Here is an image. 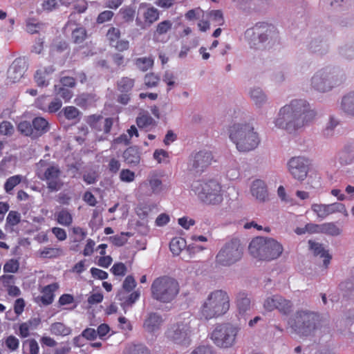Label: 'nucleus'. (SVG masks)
Wrapping results in <instances>:
<instances>
[{
  "instance_id": "f257e3e1",
  "label": "nucleus",
  "mask_w": 354,
  "mask_h": 354,
  "mask_svg": "<svg viewBox=\"0 0 354 354\" xmlns=\"http://www.w3.org/2000/svg\"><path fill=\"white\" fill-rule=\"evenodd\" d=\"M316 115L306 100L295 99L279 109L273 123L277 128L293 133L313 121Z\"/></svg>"
},
{
  "instance_id": "f03ea898",
  "label": "nucleus",
  "mask_w": 354,
  "mask_h": 354,
  "mask_svg": "<svg viewBox=\"0 0 354 354\" xmlns=\"http://www.w3.org/2000/svg\"><path fill=\"white\" fill-rule=\"evenodd\" d=\"M289 324L297 334L306 337L319 336L328 330V322L319 314L308 310L297 311Z\"/></svg>"
},
{
  "instance_id": "7ed1b4c3",
  "label": "nucleus",
  "mask_w": 354,
  "mask_h": 354,
  "mask_svg": "<svg viewBox=\"0 0 354 354\" xmlns=\"http://www.w3.org/2000/svg\"><path fill=\"white\" fill-rule=\"evenodd\" d=\"M228 133L231 142L241 153L254 150L261 142L259 134L252 124L248 122H234L230 126Z\"/></svg>"
},
{
  "instance_id": "20e7f679",
  "label": "nucleus",
  "mask_w": 354,
  "mask_h": 354,
  "mask_svg": "<svg viewBox=\"0 0 354 354\" xmlns=\"http://www.w3.org/2000/svg\"><path fill=\"white\" fill-rule=\"evenodd\" d=\"M196 320L189 313H184L169 326L165 335L175 344L188 346L195 330Z\"/></svg>"
},
{
  "instance_id": "39448f33",
  "label": "nucleus",
  "mask_w": 354,
  "mask_h": 354,
  "mask_svg": "<svg viewBox=\"0 0 354 354\" xmlns=\"http://www.w3.org/2000/svg\"><path fill=\"white\" fill-rule=\"evenodd\" d=\"M230 299L227 292L216 290L211 292L203 301L200 309V316L211 319L225 315L230 309Z\"/></svg>"
},
{
  "instance_id": "423d86ee",
  "label": "nucleus",
  "mask_w": 354,
  "mask_h": 354,
  "mask_svg": "<svg viewBox=\"0 0 354 354\" xmlns=\"http://www.w3.org/2000/svg\"><path fill=\"white\" fill-rule=\"evenodd\" d=\"M248 250L250 254L257 259L272 261L281 255L283 247L274 239L258 236L251 241Z\"/></svg>"
},
{
  "instance_id": "0eeeda50",
  "label": "nucleus",
  "mask_w": 354,
  "mask_h": 354,
  "mask_svg": "<svg viewBox=\"0 0 354 354\" xmlns=\"http://www.w3.org/2000/svg\"><path fill=\"white\" fill-rule=\"evenodd\" d=\"M192 191L204 204L218 205L223 201V190L221 184L215 179L194 182Z\"/></svg>"
},
{
  "instance_id": "6e6552de",
  "label": "nucleus",
  "mask_w": 354,
  "mask_h": 354,
  "mask_svg": "<svg viewBox=\"0 0 354 354\" xmlns=\"http://www.w3.org/2000/svg\"><path fill=\"white\" fill-rule=\"evenodd\" d=\"M344 81V75L338 68L326 66L317 71L311 77L310 86L317 92L328 93Z\"/></svg>"
},
{
  "instance_id": "1a4fd4ad",
  "label": "nucleus",
  "mask_w": 354,
  "mask_h": 354,
  "mask_svg": "<svg viewBox=\"0 0 354 354\" xmlns=\"http://www.w3.org/2000/svg\"><path fill=\"white\" fill-rule=\"evenodd\" d=\"M151 297L162 303H169L179 292V284L174 278L163 276L153 280L151 286Z\"/></svg>"
},
{
  "instance_id": "9d476101",
  "label": "nucleus",
  "mask_w": 354,
  "mask_h": 354,
  "mask_svg": "<svg viewBox=\"0 0 354 354\" xmlns=\"http://www.w3.org/2000/svg\"><path fill=\"white\" fill-rule=\"evenodd\" d=\"M245 35L250 47L255 49L260 48L261 45L264 44H273L279 38L276 27L266 23L257 24L252 29L248 30Z\"/></svg>"
},
{
  "instance_id": "9b49d317",
  "label": "nucleus",
  "mask_w": 354,
  "mask_h": 354,
  "mask_svg": "<svg viewBox=\"0 0 354 354\" xmlns=\"http://www.w3.org/2000/svg\"><path fill=\"white\" fill-rule=\"evenodd\" d=\"M240 328L231 323L216 325L210 333V339L220 348H229L234 346L237 341Z\"/></svg>"
},
{
  "instance_id": "f8f14e48",
  "label": "nucleus",
  "mask_w": 354,
  "mask_h": 354,
  "mask_svg": "<svg viewBox=\"0 0 354 354\" xmlns=\"http://www.w3.org/2000/svg\"><path fill=\"white\" fill-rule=\"evenodd\" d=\"M243 254V248L238 239L227 241L216 256L218 265L230 267L239 261Z\"/></svg>"
},
{
  "instance_id": "ddd939ff",
  "label": "nucleus",
  "mask_w": 354,
  "mask_h": 354,
  "mask_svg": "<svg viewBox=\"0 0 354 354\" xmlns=\"http://www.w3.org/2000/svg\"><path fill=\"white\" fill-rule=\"evenodd\" d=\"M46 162L40 160L37 163V174L39 179L45 181L48 189L50 192H57L59 190L64 183L62 180V171L58 165H48L46 167Z\"/></svg>"
},
{
  "instance_id": "4468645a",
  "label": "nucleus",
  "mask_w": 354,
  "mask_h": 354,
  "mask_svg": "<svg viewBox=\"0 0 354 354\" xmlns=\"http://www.w3.org/2000/svg\"><path fill=\"white\" fill-rule=\"evenodd\" d=\"M310 160L305 156H294L290 158L286 164V167L290 175L295 180L302 182L308 174Z\"/></svg>"
},
{
  "instance_id": "2eb2a0df",
  "label": "nucleus",
  "mask_w": 354,
  "mask_h": 354,
  "mask_svg": "<svg viewBox=\"0 0 354 354\" xmlns=\"http://www.w3.org/2000/svg\"><path fill=\"white\" fill-rule=\"evenodd\" d=\"M310 209L317 218L320 220H324L328 216L335 213H342L344 216H348L345 205L341 203L330 204L313 203Z\"/></svg>"
},
{
  "instance_id": "dca6fc26",
  "label": "nucleus",
  "mask_w": 354,
  "mask_h": 354,
  "mask_svg": "<svg viewBox=\"0 0 354 354\" xmlns=\"http://www.w3.org/2000/svg\"><path fill=\"white\" fill-rule=\"evenodd\" d=\"M292 302L279 295L269 296L263 301V308L268 312L277 310L286 315L292 310Z\"/></svg>"
},
{
  "instance_id": "f3484780",
  "label": "nucleus",
  "mask_w": 354,
  "mask_h": 354,
  "mask_svg": "<svg viewBox=\"0 0 354 354\" xmlns=\"http://www.w3.org/2000/svg\"><path fill=\"white\" fill-rule=\"evenodd\" d=\"M163 189L162 180L155 173H151L147 180L140 183L138 192L143 195L150 196L152 194H159Z\"/></svg>"
},
{
  "instance_id": "a211bd4d",
  "label": "nucleus",
  "mask_w": 354,
  "mask_h": 354,
  "mask_svg": "<svg viewBox=\"0 0 354 354\" xmlns=\"http://www.w3.org/2000/svg\"><path fill=\"white\" fill-rule=\"evenodd\" d=\"M214 161L211 151H200L193 154L189 160V166L196 171H203L209 166Z\"/></svg>"
},
{
  "instance_id": "6ab92c4d",
  "label": "nucleus",
  "mask_w": 354,
  "mask_h": 354,
  "mask_svg": "<svg viewBox=\"0 0 354 354\" xmlns=\"http://www.w3.org/2000/svg\"><path fill=\"white\" fill-rule=\"evenodd\" d=\"M236 317L239 321H245L251 315L252 308L250 298L244 292H240L236 298Z\"/></svg>"
},
{
  "instance_id": "aec40b11",
  "label": "nucleus",
  "mask_w": 354,
  "mask_h": 354,
  "mask_svg": "<svg viewBox=\"0 0 354 354\" xmlns=\"http://www.w3.org/2000/svg\"><path fill=\"white\" fill-rule=\"evenodd\" d=\"M250 193L259 202L263 203L268 199V187L263 180L256 179L252 182Z\"/></svg>"
},
{
  "instance_id": "412c9836",
  "label": "nucleus",
  "mask_w": 354,
  "mask_h": 354,
  "mask_svg": "<svg viewBox=\"0 0 354 354\" xmlns=\"http://www.w3.org/2000/svg\"><path fill=\"white\" fill-rule=\"evenodd\" d=\"M140 297V291L136 290L133 292L119 290L116 298L120 301V305L126 312L127 309L131 307Z\"/></svg>"
},
{
  "instance_id": "4be33fe9",
  "label": "nucleus",
  "mask_w": 354,
  "mask_h": 354,
  "mask_svg": "<svg viewBox=\"0 0 354 354\" xmlns=\"http://www.w3.org/2000/svg\"><path fill=\"white\" fill-rule=\"evenodd\" d=\"M59 288L57 283H53L42 288L41 290V296L35 298V301L37 304L40 302L44 306L50 305L53 303L55 298V292Z\"/></svg>"
},
{
  "instance_id": "5701e85b",
  "label": "nucleus",
  "mask_w": 354,
  "mask_h": 354,
  "mask_svg": "<svg viewBox=\"0 0 354 354\" xmlns=\"http://www.w3.org/2000/svg\"><path fill=\"white\" fill-rule=\"evenodd\" d=\"M249 96L253 104L259 111L269 103L266 93L259 87L251 88L249 91Z\"/></svg>"
},
{
  "instance_id": "b1692460",
  "label": "nucleus",
  "mask_w": 354,
  "mask_h": 354,
  "mask_svg": "<svg viewBox=\"0 0 354 354\" xmlns=\"http://www.w3.org/2000/svg\"><path fill=\"white\" fill-rule=\"evenodd\" d=\"M55 68L53 66H40L35 72V81L38 86L45 87L49 84L50 75Z\"/></svg>"
},
{
  "instance_id": "393cba45",
  "label": "nucleus",
  "mask_w": 354,
  "mask_h": 354,
  "mask_svg": "<svg viewBox=\"0 0 354 354\" xmlns=\"http://www.w3.org/2000/svg\"><path fill=\"white\" fill-rule=\"evenodd\" d=\"M308 245L310 250L315 256H319L321 258H323V263L324 267L326 268L332 258L331 255L324 249L322 244L310 240L308 241Z\"/></svg>"
},
{
  "instance_id": "a878e982",
  "label": "nucleus",
  "mask_w": 354,
  "mask_h": 354,
  "mask_svg": "<svg viewBox=\"0 0 354 354\" xmlns=\"http://www.w3.org/2000/svg\"><path fill=\"white\" fill-rule=\"evenodd\" d=\"M162 322L163 320L160 315L156 313H151L145 320L143 327L147 332L153 333L160 329Z\"/></svg>"
},
{
  "instance_id": "bb28decb",
  "label": "nucleus",
  "mask_w": 354,
  "mask_h": 354,
  "mask_svg": "<svg viewBox=\"0 0 354 354\" xmlns=\"http://www.w3.org/2000/svg\"><path fill=\"white\" fill-rule=\"evenodd\" d=\"M340 162L343 165H353L354 169V142L347 143L341 153Z\"/></svg>"
},
{
  "instance_id": "cd10ccee",
  "label": "nucleus",
  "mask_w": 354,
  "mask_h": 354,
  "mask_svg": "<svg viewBox=\"0 0 354 354\" xmlns=\"http://www.w3.org/2000/svg\"><path fill=\"white\" fill-rule=\"evenodd\" d=\"M32 127L34 130V138L46 133L50 129L48 122L41 117L35 118L32 120Z\"/></svg>"
},
{
  "instance_id": "c85d7f7f",
  "label": "nucleus",
  "mask_w": 354,
  "mask_h": 354,
  "mask_svg": "<svg viewBox=\"0 0 354 354\" xmlns=\"http://www.w3.org/2000/svg\"><path fill=\"white\" fill-rule=\"evenodd\" d=\"M136 124L140 129L149 131L156 126V121L148 113H140L136 118Z\"/></svg>"
},
{
  "instance_id": "c756f323",
  "label": "nucleus",
  "mask_w": 354,
  "mask_h": 354,
  "mask_svg": "<svg viewBox=\"0 0 354 354\" xmlns=\"http://www.w3.org/2000/svg\"><path fill=\"white\" fill-rule=\"evenodd\" d=\"M341 109L346 114L354 115V91L347 93L342 97Z\"/></svg>"
},
{
  "instance_id": "7c9ffc66",
  "label": "nucleus",
  "mask_w": 354,
  "mask_h": 354,
  "mask_svg": "<svg viewBox=\"0 0 354 354\" xmlns=\"http://www.w3.org/2000/svg\"><path fill=\"white\" fill-rule=\"evenodd\" d=\"M124 161L130 165H137L140 161V153L138 148L132 147L123 153Z\"/></svg>"
},
{
  "instance_id": "2f4dec72",
  "label": "nucleus",
  "mask_w": 354,
  "mask_h": 354,
  "mask_svg": "<svg viewBox=\"0 0 354 354\" xmlns=\"http://www.w3.org/2000/svg\"><path fill=\"white\" fill-rule=\"evenodd\" d=\"M46 97H39L37 99L36 105L39 109L48 111L49 113H55L61 108L62 105V101L56 98L50 102L48 106L46 107L43 104V102L46 101Z\"/></svg>"
},
{
  "instance_id": "473e14b6",
  "label": "nucleus",
  "mask_w": 354,
  "mask_h": 354,
  "mask_svg": "<svg viewBox=\"0 0 354 354\" xmlns=\"http://www.w3.org/2000/svg\"><path fill=\"white\" fill-rule=\"evenodd\" d=\"M25 73L24 67L19 61H15L8 70V77L13 82L19 81Z\"/></svg>"
},
{
  "instance_id": "72a5a7b5",
  "label": "nucleus",
  "mask_w": 354,
  "mask_h": 354,
  "mask_svg": "<svg viewBox=\"0 0 354 354\" xmlns=\"http://www.w3.org/2000/svg\"><path fill=\"white\" fill-rule=\"evenodd\" d=\"M39 257L43 259H52V258H57L62 255H63L64 252L63 250L60 248H48L45 247L44 248L40 249L37 252Z\"/></svg>"
},
{
  "instance_id": "f704fd0d",
  "label": "nucleus",
  "mask_w": 354,
  "mask_h": 354,
  "mask_svg": "<svg viewBox=\"0 0 354 354\" xmlns=\"http://www.w3.org/2000/svg\"><path fill=\"white\" fill-rule=\"evenodd\" d=\"M321 233L326 235L337 236L342 233V230L333 222H327L322 224Z\"/></svg>"
},
{
  "instance_id": "c9c22d12",
  "label": "nucleus",
  "mask_w": 354,
  "mask_h": 354,
  "mask_svg": "<svg viewBox=\"0 0 354 354\" xmlns=\"http://www.w3.org/2000/svg\"><path fill=\"white\" fill-rule=\"evenodd\" d=\"M50 332L57 336H66L71 333V328L61 322H55L50 325Z\"/></svg>"
},
{
  "instance_id": "e433bc0d",
  "label": "nucleus",
  "mask_w": 354,
  "mask_h": 354,
  "mask_svg": "<svg viewBox=\"0 0 354 354\" xmlns=\"http://www.w3.org/2000/svg\"><path fill=\"white\" fill-rule=\"evenodd\" d=\"M187 246L185 239L181 237H176L171 239L169 248L174 255H179Z\"/></svg>"
},
{
  "instance_id": "4c0bfd02",
  "label": "nucleus",
  "mask_w": 354,
  "mask_h": 354,
  "mask_svg": "<svg viewBox=\"0 0 354 354\" xmlns=\"http://www.w3.org/2000/svg\"><path fill=\"white\" fill-rule=\"evenodd\" d=\"M23 180L21 175H15L7 179L4 184V190L7 194H11L14 188Z\"/></svg>"
},
{
  "instance_id": "58836bf2",
  "label": "nucleus",
  "mask_w": 354,
  "mask_h": 354,
  "mask_svg": "<svg viewBox=\"0 0 354 354\" xmlns=\"http://www.w3.org/2000/svg\"><path fill=\"white\" fill-rule=\"evenodd\" d=\"M124 354H150L149 350L143 344H129L127 346Z\"/></svg>"
},
{
  "instance_id": "ea45409f",
  "label": "nucleus",
  "mask_w": 354,
  "mask_h": 354,
  "mask_svg": "<svg viewBox=\"0 0 354 354\" xmlns=\"http://www.w3.org/2000/svg\"><path fill=\"white\" fill-rule=\"evenodd\" d=\"M136 67L142 71H147L153 65V59L151 57H142L135 60Z\"/></svg>"
},
{
  "instance_id": "a19ab883",
  "label": "nucleus",
  "mask_w": 354,
  "mask_h": 354,
  "mask_svg": "<svg viewBox=\"0 0 354 354\" xmlns=\"http://www.w3.org/2000/svg\"><path fill=\"white\" fill-rule=\"evenodd\" d=\"M39 347L34 339H27L23 343V351L25 354H38Z\"/></svg>"
},
{
  "instance_id": "79ce46f5",
  "label": "nucleus",
  "mask_w": 354,
  "mask_h": 354,
  "mask_svg": "<svg viewBox=\"0 0 354 354\" xmlns=\"http://www.w3.org/2000/svg\"><path fill=\"white\" fill-rule=\"evenodd\" d=\"M143 17L145 22L150 25L158 19L159 11L153 7L146 8L143 12Z\"/></svg>"
},
{
  "instance_id": "37998d69",
  "label": "nucleus",
  "mask_w": 354,
  "mask_h": 354,
  "mask_svg": "<svg viewBox=\"0 0 354 354\" xmlns=\"http://www.w3.org/2000/svg\"><path fill=\"white\" fill-rule=\"evenodd\" d=\"M57 221L62 225L69 226L73 223V216L66 209H62L57 214Z\"/></svg>"
},
{
  "instance_id": "c03bdc74",
  "label": "nucleus",
  "mask_w": 354,
  "mask_h": 354,
  "mask_svg": "<svg viewBox=\"0 0 354 354\" xmlns=\"http://www.w3.org/2000/svg\"><path fill=\"white\" fill-rule=\"evenodd\" d=\"M134 83L135 82L133 79L127 77H122L118 82V89L120 92L127 93L132 89L134 86Z\"/></svg>"
},
{
  "instance_id": "a18cd8bd",
  "label": "nucleus",
  "mask_w": 354,
  "mask_h": 354,
  "mask_svg": "<svg viewBox=\"0 0 354 354\" xmlns=\"http://www.w3.org/2000/svg\"><path fill=\"white\" fill-rule=\"evenodd\" d=\"M136 8L135 6H124L120 10L119 13L125 21H132L135 17Z\"/></svg>"
},
{
  "instance_id": "49530a36",
  "label": "nucleus",
  "mask_w": 354,
  "mask_h": 354,
  "mask_svg": "<svg viewBox=\"0 0 354 354\" xmlns=\"http://www.w3.org/2000/svg\"><path fill=\"white\" fill-rule=\"evenodd\" d=\"M309 48L312 52L322 53L326 50V45L322 39H315L310 42Z\"/></svg>"
},
{
  "instance_id": "de8ad7c7",
  "label": "nucleus",
  "mask_w": 354,
  "mask_h": 354,
  "mask_svg": "<svg viewBox=\"0 0 354 354\" xmlns=\"http://www.w3.org/2000/svg\"><path fill=\"white\" fill-rule=\"evenodd\" d=\"M339 122L334 117H330L328 122L326 123L323 133L326 137H330L333 135L334 129L337 127Z\"/></svg>"
},
{
  "instance_id": "09e8293b",
  "label": "nucleus",
  "mask_w": 354,
  "mask_h": 354,
  "mask_svg": "<svg viewBox=\"0 0 354 354\" xmlns=\"http://www.w3.org/2000/svg\"><path fill=\"white\" fill-rule=\"evenodd\" d=\"M176 77L171 71H165L162 75V81L167 85V91L172 89L176 84Z\"/></svg>"
},
{
  "instance_id": "8fccbe9b",
  "label": "nucleus",
  "mask_w": 354,
  "mask_h": 354,
  "mask_svg": "<svg viewBox=\"0 0 354 354\" xmlns=\"http://www.w3.org/2000/svg\"><path fill=\"white\" fill-rule=\"evenodd\" d=\"M17 129L22 134L34 138V130L29 122L22 121L19 122Z\"/></svg>"
},
{
  "instance_id": "3c124183",
  "label": "nucleus",
  "mask_w": 354,
  "mask_h": 354,
  "mask_svg": "<svg viewBox=\"0 0 354 354\" xmlns=\"http://www.w3.org/2000/svg\"><path fill=\"white\" fill-rule=\"evenodd\" d=\"M86 37V31L82 28H77L72 32V39L76 44L82 43Z\"/></svg>"
},
{
  "instance_id": "603ef678",
  "label": "nucleus",
  "mask_w": 354,
  "mask_h": 354,
  "mask_svg": "<svg viewBox=\"0 0 354 354\" xmlns=\"http://www.w3.org/2000/svg\"><path fill=\"white\" fill-rule=\"evenodd\" d=\"M153 157L158 163H167L169 162V153L164 149H156L153 152Z\"/></svg>"
},
{
  "instance_id": "864d4df0",
  "label": "nucleus",
  "mask_w": 354,
  "mask_h": 354,
  "mask_svg": "<svg viewBox=\"0 0 354 354\" xmlns=\"http://www.w3.org/2000/svg\"><path fill=\"white\" fill-rule=\"evenodd\" d=\"M88 123L92 128L97 131H103L102 117L101 115H93L89 116Z\"/></svg>"
},
{
  "instance_id": "5fc2aeb1",
  "label": "nucleus",
  "mask_w": 354,
  "mask_h": 354,
  "mask_svg": "<svg viewBox=\"0 0 354 354\" xmlns=\"http://www.w3.org/2000/svg\"><path fill=\"white\" fill-rule=\"evenodd\" d=\"M130 236V233L122 232L120 234L115 235L109 237V240L111 243L116 246H122L125 244L127 241V236Z\"/></svg>"
},
{
  "instance_id": "6e6d98bb",
  "label": "nucleus",
  "mask_w": 354,
  "mask_h": 354,
  "mask_svg": "<svg viewBox=\"0 0 354 354\" xmlns=\"http://www.w3.org/2000/svg\"><path fill=\"white\" fill-rule=\"evenodd\" d=\"M120 37V31L118 28L112 27L109 29L106 33V37L109 41L110 45H115V43L119 40Z\"/></svg>"
},
{
  "instance_id": "4d7b16f0",
  "label": "nucleus",
  "mask_w": 354,
  "mask_h": 354,
  "mask_svg": "<svg viewBox=\"0 0 354 354\" xmlns=\"http://www.w3.org/2000/svg\"><path fill=\"white\" fill-rule=\"evenodd\" d=\"M137 283L131 275H128L122 283V287L120 290L131 292L136 286Z\"/></svg>"
},
{
  "instance_id": "13d9d810",
  "label": "nucleus",
  "mask_w": 354,
  "mask_h": 354,
  "mask_svg": "<svg viewBox=\"0 0 354 354\" xmlns=\"http://www.w3.org/2000/svg\"><path fill=\"white\" fill-rule=\"evenodd\" d=\"M145 84L148 88H152L156 86L159 82V77L154 73H148L145 76Z\"/></svg>"
},
{
  "instance_id": "bf43d9fd",
  "label": "nucleus",
  "mask_w": 354,
  "mask_h": 354,
  "mask_svg": "<svg viewBox=\"0 0 354 354\" xmlns=\"http://www.w3.org/2000/svg\"><path fill=\"white\" fill-rule=\"evenodd\" d=\"M136 174L128 169H122L120 173V180L124 183H131L134 181Z\"/></svg>"
},
{
  "instance_id": "052dcab7",
  "label": "nucleus",
  "mask_w": 354,
  "mask_h": 354,
  "mask_svg": "<svg viewBox=\"0 0 354 354\" xmlns=\"http://www.w3.org/2000/svg\"><path fill=\"white\" fill-rule=\"evenodd\" d=\"M55 91L66 101L69 100L73 95L72 92L68 88L62 87L59 84L55 85Z\"/></svg>"
},
{
  "instance_id": "680f3d73",
  "label": "nucleus",
  "mask_w": 354,
  "mask_h": 354,
  "mask_svg": "<svg viewBox=\"0 0 354 354\" xmlns=\"http://www.w3.org/2000/svg\"><path fill=\"white\" fill-rule=\"evenodd\" d=\"M127 270V266L123 263H115L111 268V272L115 276H124Z\"/></svg>"
},
{
  "instance_id": "e2e57ef3",
  "label": "nucleus",
  "mask_w": 354,
  "mask_h": 354,
  "mask_svg": "<svg viewBox=\"0 0 354 354\" xmlns=\"http://www.w3.org/2000/svg\"><path fill=\"white\" fill-rule=\"evenodd\" d=\"M172 27V23L169 20H165L157 25L156 33L163 35L167 33Z\"/></svg>"
},
{
  "instance_id": "0e129e2a",
  "label": "nucleus",
  "mask_w": 354,
  "mask_h": 354,
  "mask_svg": "<svg viewBox=\"0 0 354 354\" xmlns=\"http://www.w3.org/2000/svg\"><path fill=\"white\" fill-rule=\"evenodd\" d=\"M209 15L212 21H214L216 25L221 26L223 24V15L221 10H211L209 13Z\"/></svg>"
},
{
  "instance_id": "69168bd1",
  "label": "nucleus",
  "mask_w": 354,
  "mask_h": 354,
  "mask_svg": "<svg viewBox=\"0 0 354 354\" xmlns=\"http://www.w3.org/2000/svg\"><path fill=\"white\" fill-rule=\"evenodd\" d=\"M19 263L17 260L10 259L7 261L3 266V271L5 272L15 273L19 269Z\"/></svg>"
},
{
  "instance_id": "338daca9",
  "label": "nucleus",
  "mask_w": 354,
  "mask_h": 354,
  "mask_svg": "<svg viewBox=\"0 0 354 354\" xmlns=\"http://www.w3.org/2000/svg\"><path fill=\"white\" fill-rule=\"evenodd\" d=\"M5 344L7 348H9L10 351H15L19 347V342L16 337L13 335H10L6 338Z\"/></svg>"
},
{
  "instance_id": "774afa93",
  "label": "nucleus",
  "mask_w": 354,
  "mask_h": 354,
  "mask_svg": "<svg viewBox=\"0 0 354 354\" xmlns=\"http://www.w3.org/2000/svg\"><path fill=\"white\" fill-rule=\"evenodd\" d=\"M189 354H214V352L209 346H199L195 348Z\"/></svg>"
}]
</instances>
